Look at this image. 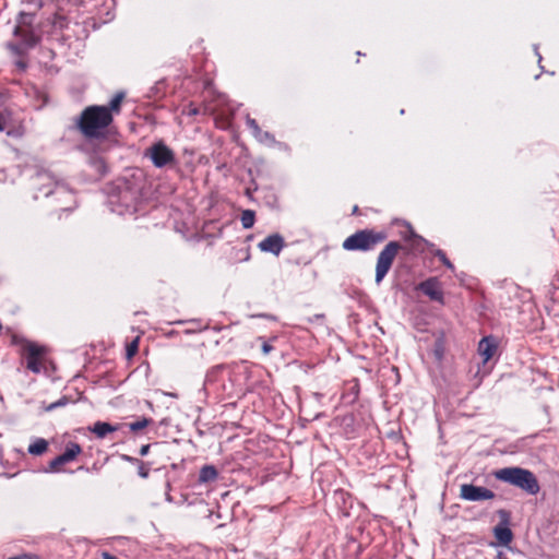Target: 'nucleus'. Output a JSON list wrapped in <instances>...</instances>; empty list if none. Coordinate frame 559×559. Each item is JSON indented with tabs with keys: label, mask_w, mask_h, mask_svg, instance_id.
<instances>
[{
	"label": "nucleus",
	"mask_w": 559,
	"mask_h": 559,
	"mask_svg": "<svg viewBox=\"0 0 559 559\" xmlns=\"http://www.w3.org/2000/svg\"><path fill=\"white\" fill-rule=\"evenodd\" d=\"M112 122L110 109L106 106H88L78 119V127L86 138H96Z\"/></svg>",
	"instance_id": "f257e3e1"
},
{
	"label": "nucleus",
	"mask_w": 559,
	"mask_h": 559,
	"mask_svg": "<svg viewBox=\"0 0 559 559\" xmlns=\"http://www.w3.org/2000/svg\"><path fill=\"white\" fill-rule=\"evenodd\" d=\"M496 479L513 485L530 495H537L539 483L533 472L522 467H504L493 473Z\"/></svg>",
	"instance_id": "f03ea898"
},
{
	"label": "nucleus",
	"mask_w": 559,
	"mask_h": 559,
	"mask_svg": "<svg viewBox=\"0 0 559 559\" xmlns=\"http://www.w3.org/2000/svg\"><path fill=\"white\" fill-rule=\"evenodd\" d=\"M34 186L45 197L53 194L64 205L62 210L71 209L74 203L73 193L63 183L55 181L53 177L47 171H40L35 176Z\"/></svg>",
	"instance_id": "7ed1b4c3"
},
{
	"label": "nucleus",
	"mask_w": 559,
	"mask_h": 559,
	"mask_svg": "<svg viewBox=\"0 0 559 559\" xmlns=\"http://www.w3.org/2000/svg\"><path fill=\"white\" fill-rule=\"evenodd\" d=\"M388 238L383 230L361 229L348 236L343 241V249L347 251H370Z\"/></svg>",
	"instance_id": "20e7f679"
},
{
	"label": "nucleus",
	"mask_w": 559,
	"mask_h": 559,
	"mask_svg": "<svg viewBox=\"0 0 559 559\" xmlns=\"http://www.w3.org/2000/svg\"><path fill=\"white\" fill-rule=\"evenodd\" d=\"M401 249L402 245L399 241H390L380 251L376 263L374 281L377 285H380L386 276Z\"/></svg>",
	"instance_id": "39448f33"
},
{
	"label": "nucleus",
	"mask_w": 559,
	"mask_h": 559,
	"mask_svg": "<svg viewBox=\"0 0 559 559\" xmlns=\"http://www.w3.org/2000/svg\"><path fill=\"white\" fill-rule=\"evenodd\" d=\"M145 156L151 159L156 168L173 167L176 164L175 152L163 141L150 146L145 151Z\"/></svg>",
	"instance_id": "423d86ee"
},
{
	"label": "nucleus",
	"mask_w": 559,
	"mask_h": 559,
	"mask_svg": "<svg viewBox=\"0 0 559 559\" xmlns=\"http://www.w3.org/2000/svg\"><path fill=\"white\" fill-rule=\"evenodd\" d=\"M33 20V14L21 13L17 19V24L13 29L14 36L20 38L21 43L26 47H32L37 41V37L32 28Z\"/></svg>",
	"instance_id": "0eeeda50"
},
{
	"label": "nucleus",
	"mask_w": 559,
	"mask_h": 559,
	"mask_svg": "<svg viewBox=\"0 0 559 559\" xmlns=\"http://www.w3.org/2000/svg\"><path fill=\"white\" fill-rule=\"evenodd\" d=\"M23 353L26 358L27 369L34 373H39L43 369L45 348L35 343L27 342L23 346Z\"/></svg>",
	"instance_id": "6e6552de"
},
{
	"label": "nucleus",
	"mask_w": 559,
	"mask_h": 559,
	"mask_svg": "<svg viewBox=\"0 0 559 559\" xmlns=\"http://www.w3.org/2000/svg\"><path fill=\"white\" fill-rule=\"evenodd\" d=\"M111 211L123 215L135 211V197L129 189L121 190L117 197L109 200Z\"/></svg>",
	"instance_id": "1a4fd4ad"
},
{
	"label": "nucleus",
	"mask_w": 559,
	"mask_h": 559,
	"mask_svg": "<svg viewBox=\"0 0 559 559\" xmlns=\"http://www.w3.org/2000/svg\"><path fill=\"white\" fill-rule=\"evenodd\" d=\"M460 497L466 501H483L491 500L496 495L488 488L463 484L460 487Z\"/></svg>",
	"instance_id": "9d476101"
},
{
	"label": "nucleus",
	"mask_w": 559,
	"mask_h": 559,
	"mask_svg": "<svg viewBox=\"0 0 559 559\" xmlns=\"http://www.w3.org/2000/svg\"><path fill=\"white\" fill-rule=\"evenodd\" d=\"M497 514L500 518V524L493 528V535L501 545L508 546L513 538V533L509 527L510 512L500 509L497 511Z\"/></svg>",
	"instance_id": "9b49d317"
},
{
	"label": "nucleus",
	"mask_w": 559,
	"mask_h": 559,
	"mask_svg": "<svg viewBox=\"0 0 559 559\" xmlns=\"http://www.w3.org/2000/svg\"><path fill=\"white\" fill-rule=\"evenodd\" d=\"M285 247V240L282 235L275 233L271 234L258 243V248L262 252H269L274 255H280Z\"/></svg>",
	"instance_id": "f8f14e48"
},
{
	"label": "nucleus",
	"mask_w": 559,
	"mask_h": 559,
	"mask_svg": "<svg viewBox=\"0 0 559 559\" xmlns=\"http://www.w3.org/2000/svg\"><path fill=\"white\" fill-rule=\"evenodd\" d=\"M417 288L431 300L443 302V292L438 278L430 277L421 282Z\"/></svg>",
	"instance_id": "ddd939ff"
},
{
	"label": "nucleus",
	"mask_w": 559,
	"mask_h": 559,
	"mask_svg": "<svg viewBox=\"0 0 559 559\" xmlns=\"http://www.w3.org/2000/svg\"><path fill=\"white\" fill-rule=\"evenodd\" d=\"M498 342L493 336H485L478 344V353L483 357V362L489 361L496 354Z\"/></svg>",
	"instance_id": "4468645a"
},
{
	"label": "nucleus",
	"mask_w": 559,
	"mask_h": 559,
	"mask_svg": "<svg viewBox=\"0 0 559 559\" xmlns=\"http://www.w3.org/2000/svg\"><path fill=\"white\" fill-rule=\"evenodd\" d=\"M246 123L248 128L251 130L253 136L262 144L274 145L275 138L267 131H263L258 122L250 117H247Z\"/></svg>",
	"instance_id": "2eb2a0df"
},
{
	"label": "nucleus",
	"mask_w": 559,
	"mask_h": 559,
	"mask_svg": "<svg viewBox=\"0 0 559 559\" xmlns=\"http://www.w3.org/2000/svg\"><path fill=\"white\" fill-rule=\"evenodd\" d=\"M90 431L96 435L97 438L103 439L108 433L115 432L119 429L118 425H111L105 421H96L92 427L88 428Z\"/></svg>",
	"instance_id": "dca6fc26"
},
{
	"label": "nucleus",
	"mask_w": 559,
	"mask_h": 559,
	"mask_svg": "<svg viewBox=\"0 0 559 559\" xmlns=\"http://www.w3.org/2000/svg\"><path fill=\"white\" fill-rule=\"evenodd\" d=\"M217 469L213 465H204L199 473V483L206 484L217 478Z\"/></svg>",
	"instance_id": "f3484780"
},
{
	"label": "nucleus",
	"mask_w": 559,
	"mask_h": 559,
	"mask_svg": "<svg viewBox=\"0 0 559 559\" xmlns=\"http://www.w3.org/2000/svg\"><path fill=\"white\" fill-rule=\"evenodd\" d=\"M48 449V442L43 438H36L29 445H28V453L32 455H41L44 454Z\"/></svg>",
	"instance_id": "a211bd4d"
},
{
	"label": "nucleus",
	"mask_w": 559,
	"mask_h": 559,
	"mask_svg": "<svg viewBox=\"0 0 559 559\" xmlns=\"http://www.w3.org/2000/svg\"><path fill=\"white\" fill-rule=\"evenodd\" d=\"M82 452V448L80 444L75 443V442H70L67 444L66 447V450L64 452L62 453L64 455V457L69 461V462H72L73 460L76 459V456Z\"/></svg>",
	"instance_id": "6ab92c4d"
},
{
	"label": "nucleus",
	"mask_w": 559,
	"mask_h": 559,
	"mask_svg": "<svg viewBox=\"0 0 559 559\" xmlns=\"http://www.w3.org/2000/svg\"><path fill=\"white\" fill-rule=\"evenodd\" d=\"M254 219H255V214L253 211L245 210L241 213L240 221H241V225L245 229L251 228L254 224Z\"/></svg>",
	"instance_id": "aec40b11"
},
{
	"label": "nucleus",
	"mask_w": 559,
	"mask_h": 559,
	"mask_svg": "<svg viewBox=\"0 0 559 559\" xmlns=\"http://www.w3.org/2000/svg\"><path fill=\"white\" fill-rule=\"evenodd\" d=\"M69 463V461L64 457L63 454H60L58 456H56L50 463H49V467L46 469L47 472H52V473H56V472H60L61 471V466Z\"/></svg>",
	"instance_id": "412c9836"
},
{
	"label": "nucleus",
	"mask_w": 559,
	"mask_h": 559,
	"mask_svg": "<svg viewBox=\"0 0 559 559\" xmlns=\"http://www.w3.org/2000/svg\"><path fill=\"white\" fill-rule=\"evenodd\" d=\"M124 97L123 93H118L115 95V97L110 100L109 106H106L108 109H110V114L119 112L120 111V105L122 103V99Z\"/></svg>",
	"instance_id": "4be33fe9"
},
{
	"label": "nucleus",
	"mask_w": 559,
	"mask_h": 559,
	"mask_svg": "<svg viewBox=\"0 0 559 559\" xmlns=\"http://www.w3.org/2000/svg\"><path fill=\"white\" fill-rule=\"evenodd\" d=\"M407 241L411 242V246L414 248V249H421V245H424L426 242V240L416 235L413 230L409 231V236L405 238Z\"/></svg>",
	"instance_id": "5701e85b"
},
{
	"label": "nucleus",
	"mask_w": 559,
	"mask_h": 559,
	"mask_svg": "<svg viewBox=\"0 0 559 559\" xmlns=\"http://www.w3.org/2000/svg\"><path fill=\"white\" fill-rule=\"evenodd\" d=\"M151 421H152L151 419L143 417L140 420L130 423L129 428L131 431L136 432L139 430L146 428L151 424Z\"/></svg>",
	"instance_id": "b1692460"
},
{
	"label": "nucleus",
	"mask_w": 559,
	"mask_h": 559,
	"mask_svg": "<svg viewBox=\"0 0 559 559\" xmlns=\"http://www.w3.org/2000/svg\"><path fill=\"white\" fill-rule=\"evenodd\" d=\"M435 255L439 258V260L448 267L450 269L451 271L454 270V265L452 264V262L447 258L445 253L438 249L436 252H435Z\"/></svg>",
	"instance_id": "393cba45"
},
{
	"label": "nucleus",
	"mask_w": 559,
	"mask_h": 559,
	"mask_svg": "<svg viewBox=\"0 0 559 559\" xmlns=\"http://www.w3.org/2000/svg\"><path fill=\"white\" fill-rule=\"evenodd\" d=\"M139 348V337L134 338L130 344L127 346V356L130 358L134 356Z\"/></svg>",
	"instance_id": "a878e982"
},
{
	"label": "nucleus",
	"mask_w": 559,
	"mask_h": 559,
	"mask_svg": "<svg viewBox=\"0 0 559 559\" xmlns=\"http://www.w3.org/2000/svg\"><path fill=\"white\" fill-rule=\"evenodd\" d=\"M67 403H68V400L66 397H62V399L58 400L57 402L51 403L47 407V411H53L57 407L64 406Z\"/></svg>",
	"instance_id": "bb28decb"
},
{
	"label": "nucleus",
	"mask_w": 559,
	"mask_h": 559,
	"mask_svg": "<svg viewBox=\"0 0 559 559\" xmlns=\"http://www.w3.org/2000/svg\"><path fill=\"white\" fill-rule=\"evenodd\" d=\"M7 128V118L3 112L0 111V132L4 131Z\"/></svg>",
	"instance_id": "cd10ccee"
},
{
	"label": "nucleus",
	"mask_w": 559,
	"mask_h": 559,
	"mask_svg": "<svg viewBox=\"0 0 559 559\" xmlns=\"http://www.w3.org/2000/svg\"><path fill=\"white\" fill-rule=\"evenodd\" d=\"M272 349H273V347L269 343H266V342L263 343V345H262L263 354L267 355L272 352Z\"/></svg>",
	"instance_id": "c85d7f7f"
},
{
	"label": "nucleus",
	"mask_w": 559,
	"mask_h": 559,
	"mask_svg": "<svg viewBox=\"0 0 559 559\" xmlns=\"http://www.w3.org/2000/svg\"><path fill=\"white\" fill-rule=\"evenodd\" d=\"M9 559H39V558L37 556H33V555H22V556L11 557Z\"/></svg>",
	"instance_id": "c756f323"
},
{
	"label": "nucleus",
	"mask_w": 559,
	"mask_h": 559,
	"mask_svg": "<svg viewBox=\"0 0 559 559\" xmlns=\"http://www.w3.org/2000/svg\"><path fill=\"white\" fill-rule=\"evenodd\" d=\"M148 451H150V444H144L140 449V455L145 456L148 454Z\"/></svg>",
	"instance_id": "7c9ffc66"
},
{
	"label": "nucleus",
	"mask_w": 559,
	"mask_h": 559,
	"mask_svg": "<svg viewBox=\"0 0 559 559\" xmlns=\"http://www.w3.org/2000/svg\"><path fill=\"white\" fill-rule=\"evenodd\" d=\"M138 473H139V475H140L141 477H146V476L148 475V471H147L146 468H144V466H143V465H141V466L139 467Z\"/></svg>",
	"instance_id": "2f4dec72"
},
{
	"label": "nucleus",
	"mask_w": 559,
	"mask_h": 559,
	"mask_svg": "<svg viewBox=\"0 0 559 559\" xmlns=\"http://www.w3.org/2000/svg\"><path fill=\"white\" fill-rule=\"evenodd\" d=\"M103 559H118V558H116L115 556H112L108 552H103Z\"/></svg>",
	"instance_id": "473e14b6"
},
{
	"label": "nucleus",
	"mask_w": 559,
	"mask_h": 559,
	"mask_svg": "<svg viewBox=\"0 0 559 559\" xmlns=\"http://www.w3.org/2000/svg\"><path fill=\"white\" fill-rule=\"evenodd\" d=\"M534 49H535V53L538 56V60L540 61V60H542V56H540V55H539V52H538V46H537V45H535V46H534Z\"/></svg>",
	"instance_id": "72a5a7b5"
},
{
	"label": "nucleus",
	"mask_w": 559,
	"mask_h": 559,
	"mask_svg": "<svg viewBox=\"0 0 559 559\" xmlns=\"http://www.w3.org/2000/svg\"><path fill=\"white\" fill-rule=\"evenodd\" d=\"M126 460L131 461L132 459L130 456H124Z\"/></svg>",
	"instance_id": "f704fd0d"
}]
</instances>
